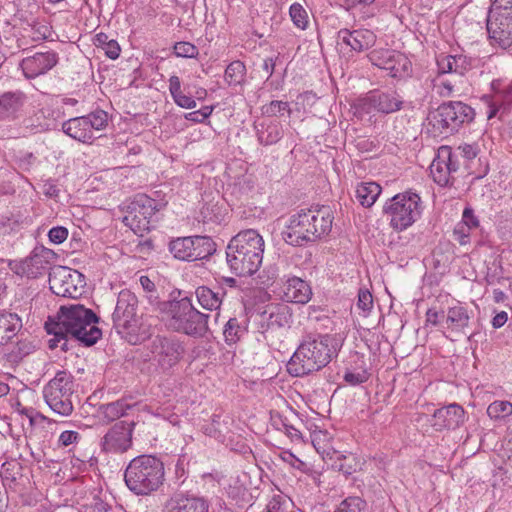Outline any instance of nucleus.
I'll list each match as a JSON object with an SVG mask.
<instances>
[{"mask_svg": "<svg viewBox=\"0 0 512 512\" xmlns=\"http://www.w3.org/2000/svg\"><path fill=\"white\" fill-rule=\"evenodd\" d=\"M98 321L97 315L83 304L62 305L57 316L49 317L45 323L47 333L54 335L49 340V347L51 349L60 347L63 351H67L69 337L86 346L95 344L102 335L101 330L96 326Z\"/></svg>", "mask_w": 512, "mask_h": 512, "instance_id": "nucleus-1", "label": "nucleus"}, {"mask_svg": "<svg viewBox=\"0 0 512 512\" xmlns=\"http://www.w3.org/2000/svg\"><path fill=\"white\" fill-rule=\"evenodd\" d=\"M264 240L254 229L239 232L228 243L226 261L238 276H251L262 264Z\"/></svg>", "mask_w": 512, "mask_h": 512, "instance_id": "nucleus-2", "label": "nucleus"}, {"mask_svg": "<svg viewBox=\"0 0 512 512\" xmlns=\"http://www.w3.org/2000/svg\"><path fill=\"white\" fill-rule=\"evenodd\" d=\"M329 335L309 334L302 338L287 364V371L294 377H302L321 370L332 360Z\"/></svg>", "mask_w": 512, "mask_h": 512, "instance_id": "nucleus-3", "label": "nucleus"}, {"mask_svg": "<svg viewBox=\"0 0 512 512\" xmlns=\"http://www.w3.org/2000/svg\"><path fill=\"white\" fill-rule=\"evenodd\" d=\"M158 308L166 325L174 331L202 337L208 330L209 315L195 309L188 297L160 302Z\"/></svg>", "mask_w": 512, "mask_h": 512, "instance_id": "nucleus-4", "label": "nucleus"}, {"mask_svg": "<svg viewBox=\"0 0 512 512\" xmlns=\"http://www.w3.org/2000/svg\"><path fill=\"white\" fill-rule=\"evenodd\" d=\"M164 480V463L154 455L133 458L124 473L126 486L136 495H150L163 485Z\"/></svg>", "mask_w": 512, "mask_h": 512, "instance_id": "nucleus-5", "label": "nucleus"}, {"mask_svg": "<svg viewBox=\"0 0 512 512\" xmlns=\"http://www.w3.org/2000/svg\"><path fill=\"white\" fill-rule=\"evenodd\" d=\"M384 213L389 217L393 229L403 231L420 217V197L412 192L397 194L386 202Z\"/></svg>", "mask_w": 512, "mask_h": 512, "instance_id": "nucleus-6", "label": "nucleus"}, {"mask_svg": "<svg viewBox=\"0 0 512 512\" xmlns=\"http://www.w3.org/2000/svg\"><path fill=\"white\" fill-rule=\"evenodd\" d=\"M74 392L73 376L67 371H58L43 389L47 405L61 416H69L73 412L71 397Z\"/></svg>", "mask_w": 512, "mask_h": 512, "instance_id": "nucleus-7", "label": "nucleus"}, {"mask_svg": "<svg viewBox=\"0 0 512 512\" xmlns=\"http://www.w3.org/2000/svg\"><path fill=\"white\" fill-rule=\"evenodd\" d=\"M475 117L474 109L461 102L449 101L441 104L432 115L433 127L441 134H453Z\"/></svg>", "mask_w": 512, "mask_h": 512, "instance_id": "nucleus-8", "label": "nucleus"}, {"mask_svg": "<svg viewBox=\"0 0 512 512\" xmlns=\"http://www.w3.org/2000/svg\"><path fill=\"white\" fill-rule=\"evenodd\" d=\"M490 39L505 49L512 44V0H493L487 16Z\"/></svg>", "mask_w": 512, "mask_h": 512, "instance_id": "nucleus-9", "label": "nucleus"}, {"mask_svg": "<svg viewBox=\"0 0 512 512\" xmlns=\"http://www.w3.org/2000/svg\"><path fill=\"white\" fill-rule=\"evenodd\" d=\"M169 252L181 261L207 259L216 251L215 242L208 236L178 237L169 242Z\"/></svg>", "mask_w": 512, "mask_h": 512, "instance_id": "nucleus-10", "label": "nucleus"}, {"mask_svg": "<svg viewBox=\"0 0 512 512\" xmlns=\"http://www.w3.org/2000/svg\"><path fill=\"white\" fill-rule=\"evenodd\" d=\"M49 285L55 295L77 299L84 292L86 282L83 274L77 270L55 266L49 273Z\"/></svg>", "mask_w": 512, "mask_h": 512, "instance_id": "nucleus-11", "label": "nucleus"}, {"mask_svg": "<svg viewBox=\"0 0 512 512\" xmlns=\"http://www.w3.org/2000/svg\"><path fill=\"white\" fill-rule=\"evenodd\" d=\"M158 211L157 202L145 194H138L127 206L123 223L139 235L150 230V219Z\"/></svg>", "mask_w": 512, "mask_h": 512, "instance_id": "nucleus-12", "label": "nucleus"}, {"mask_svg": "<svg viewBox=\"0 0 512 512\" xmlns=\"http://www.w3.org/2000/svg\"><path fill=\"white\" fill-rule=\"evenodd\" d=\"M402 97L395 91L383 92L374 90L357 100L356 109L363 113L377 111L383 114H390L402 108Z\"/></svg>", "mask_w": 512, "mask_h": 512, "instance_id": "nucleus-13", "label": "nucleus"}, {"mask_svg": "<svg viewBox=\"0 0 512 512\" xmlns=\"http://www.w3.org/2000/svg\"><path fill=\"white\" fill-rule=\"evenodd\" d=\"M138 300L134 293L122 290L117 298L115 310L112 315L114 326L128 333H136Z\"/></svg>", "mask_w": 512, "mask_h": 512, "instance_id": "nucleus-14", "label": "nucleus"}, {"mask_svg": "<svg viewBox=\"0 0 512 512\" xmlns=\"http://www.w3.org/2000/svg\"><path fill=\"white\" fill-rule=\"evenodd\" d=\"M309 215L307 209H302L291 215L289 223L282 233L287 244L301 247L316 241Z\"/></svg>", "mask_w": 512, "mask_h": 512, "instance_id": "nucleus-15", "label": "nucleus"}, {"mask_svg": "<svg viewBox=\"0 0 512 512\" xmlns=\"http://www.w3.org/2000/svg\"><path fill=\"white\" fill-rule=\"evenodd\" d=\"M460 163L457 154L449 146H441L430 165L433 180L440 186H447L453 179V174L459 170Z\"/></svg>", "mask_w": 512, "mask_h": 512, "instance_id": "nucleus-16", "label": "nucleus"}, {"mask_svg": "<svg viewBox=\"0 0 512 512\" xmlns=\"http://www.w3.org/2000/svg\"><path fill=\"white\" fill-rule=\"evenodd\" d=\"M134 422L120 421L114 424L101 440V448L107 453H124L132 446Z\"/></svg>", "mask_w": 512, "mask_h": 512, "instance_id": "nucleus-17", "label": "nucleus"}, {"mask_svg": "<svg viewBox=\"0 0 512 512\" xmlns=\"http://www.w3.org/2000/svg\"><path fill=\"white\" fill-rule=\"evenodd\" d=\"M55 253L47 248L35 249L31 256L20 261L13 268L15 273L28 278H38L51 270Z\"/></svg>", "mask_w": 512, "mask_h": 512, "instance_id": "nucleus-18", "label": "nucleus"}, {"mask_svg": "<svg viewBox=\"0 0 512 512\" xmlns=\"http://www.w3.org/2000/svg\"><path fill=\"white\" fill-rule=\"evenodd\" d=\"M150 351L159 365L168 369L179 361L183 348L177 340L157 335L151 341Z\"/></svg>", "mask_w": 512, "mask_h": 512, "instance_id": "nucleus-19", "label": "nucleus"}, {"mask_svg": "<svg viewBox=\"0 0 512 512\" xmlns=\"http://www.w3.org/2000/svg\"><path fill=\"white\" fill-rule=\"evenodd\" d=\"M209 508L205 498L181 492L165 502L163 512H209Z\"/></svg>", "mask_w": 512, "mask_h": 512, "instance_id": "nucleus-20", "label": "nucleus"}, {"mask_svg": "<svg viewBox=\"0 0 512 512\" xmlns=\"http://www.w3.org/2000/svg\"><path fill=\"white\" fill-rule=\"evenodd\" d=\"M464 421V409L460 405L452 403L435 410L432 416L431 426L436 431H442L444 429H456L461 426Z\"/></svg>", "mask_w": 512, "mask_h": 512, "instance_id": "nucleus-21", "label": "nucleus"}, {"mask_svg": "<svg viewBox=\"0 0 512 512\" xmlns=\"http://www.w3.org/2000/svg\"><path fill=\"white\" fill-rule=\"evenodd\" d=\"M310 213V222L313 225V233L315 234L316 241L321 237L328 235L332 229L334 220L333 211L329 206H316L307 209Z\"/></svg>", "mask_w": 512, "mask_h": 512, "instance_id": "nucleus-22", "label": "nucleus"}, {"mask_svg": "<svg viewBox=\"0 0 512 512\" xmlns=\"http://www.w3.org/2000/svg\"><path fill=\"white\" fill-rule=\"evenodd\" d=\"M26 102V95L22 91H8L0 93V120H13Z\"/></svg>", "mask_w": 512, "mask_h": 512, "instance_id": "nucleus-23", "label": "nucleus"}, {"mask_svg": "<svg viewBox=\"0 0 512 512\" xmlns=\"http://www.w3.org/2000/svg\"><path fill=\"white\" fill-rule=\"evenodd\" d=\"M312 296L311 287L299 277L288 278L283 290V298L287 302L305 304Z\"/></svg>", "mask_w": 512, "mask_h": 512, "instance_id": "nucleus-24", "label": "nucleus"}, {"mask_svg": "<svg viewBox=\"0 0 512 512\" xmlns=\"http://www.w3.org/2000/svg\"><path fill=\"white\" fill-rule=\"evenodd\" d=\"M87 120L81 117H74L62 124V130L71 138L82 142L91 143L95 139L94 133L88 128Z\"/></svg>", "mask_w": 512, "mask_h": 512, "instance_id": "nucleus-25", "label": "nucleus"}, {"mask_svg": "<svg viewBox=\"0 0 512 512\" xmlns=\"http://www.w3.org/2000/svg\"><path fill=\"white\" fill-rule=\"evenodd\" d=\"M339 37L355 51L367 49L375 42V35L369 30L349 31L347 29H343L339 31Z\"/></svg>", "mask_w": 512, "mask_h": 512, "instance_id": "nucleus-26", "label": "nucleus"}, {"mask_svg": "<svg viewBox=\"0 0 512 512\" xmlns=\"http://www.w3.org/2000/svg\"><path fill=\"white\" fill-rule=\"evenodd\" d=\"M35 349L33 343L27 339H20L15 344L7 346L3 350V359L9 366L18 365L26 356Z\"/></svg>", "mask_w": 512, "mask_h": 512, "instance_id": "nucleus-27", "label": "nucleus"}, {"mask_svg": "<svg viewBox=\"0 0 512 512\" xmlns=\"http://www.w3.org/2000/svg\"><path fill=\"white\" fill-rule=\"evenodd\" d=\"M22 328V320L16 313H0V345L6 344Z\"/></svg>", "mask_w": 512, "mask_h": 512, "instance_id": "nucleus-28", "label": "nucleus"}, {"mask_svg": "<svg viewBox=\"0 0 512 512\" xmlns=\"http://www.w3.org/2000/svg\"><path fill=\"white\" fill-rule=\"evenodd\" d=\"M471 315L468 310L457 304L450 307L447 311L446 324L447 328L458 333H465V329L469 326Z\"/></svg>", "mask_w": 512, "mask_h": 512, "instance_id": "nucleus-29", "label": "nucleus"}, {"mask_svg": "<svg viewBox=\"0 0 512 512\" xmlns=\"http://www.w3.org/2000/svg\"><path fill=\"white\" fill-rule=\"evenodd\" d=\"M130 408L131 405L128 404L125 400L121 399L115 402L101 405L97 412L98 416L102 420L109 423L126 415L127 410Z\"/></svg>", "mask_w": 512, "mask_h": 512, "instance_id": "nucleus-30", "label": "nucleus"}, {"mask_svg": "<svg viewBox=\"0 0 512 512\" xmlns=\"http://www.w3.org/2000/svg\"><path fill=\"white\" fill-rule=\"evenodd\" d=\"M381 193V187L375 182H363L356 188V198L364 207H371Z\"/></svg>", "mask_w": 512, "mask_h": 512, "instance_id": "nucleus-31", "label": "nucleus"}, {"mask_svg": "<svg viewBox=\"0 0 512 512\" xmlns=\"http://www.w3.org/2000/svg\"><path fill=\"white\" fill-rule=\"evenodd\" d=\"M196 297L199 304L208 310H217L222 303V295L220 292L213 291L212 289L201 286L196 289Z\"/></svg>", "mask_w": 512, "mask_h": 512, "instance_id": "nucleus-32", "label": "nucleus"}, {"mask_svg": "<svg viewBox=\"0 0 512 512\" xmlns=\"http://www.w3.org/2000/svg\"><path fill=\"white\" fill-rule=\"evenodd\" d=\"M330 459L333 460L332 468L342 472L344 475H351L358 468V461L351 453L344 455L334 451L333 456H331Z\"/></svg>", "mask_w": 512, "mask_h": 512, "instance_id": "nucleus-33", "label": "nucleus"}, {"mask_svg": "<svg viewBox=\"0 0 512 512\" xmlns=\"http://www.w3.org/2000/svg\"><path fill=\"white\" fill-rule=\"evenodd\" d=\"M169 91L175 103L186 109H192L196 107L195 100L182 93L181 91V81L177 76H171L169 79Z\"/></svg>", "mask_w": 512, "mask_h": 512, "instance_id": "nucleus-34", "label": "nucleus"}, {"mask_svg": "<svg viewBox=\"0 0 512 512\" xmlns=\"http://www.w3.org/2000/svg\"><path fill=\"white\" fill-rule=\"evenodd\" d=\"M246 333V327L237 318H230L225 324L223 335L228 344H235Z\"/></svg>", "mask_w": 512, "mask_h": 512, "instance_id": "nucleus-35", "label": "nucleus"}, {"mask_svg": "<svg viewBox=\"0 0 512 512\" xmlns=\"http://www.w3.org/2000/svg\"><path fill=\"white\" fill-rule=\"evenodd\" d=\"M83 118L87 120V124L89 125L88 128L93 133L94 130L100 131L104 129L108 123V115L103 110H96L86 116H83Z\"/></svg>", "mask_w": 512, "mask_h": 512, "instance_id": "nucleus-36", "label": "nucleus"}, {"mask_svg": "<svg viewBox=\"0 0 512 512\" xmlns=\"http://www.w3.org/2000/svg\"><path fill=\"white\" fill-rule=\"evenodd\" d=\"M487 413L491 418H505L512 414V403L509 401H494L487 409Z\"/></svg>", "mask_w": 512, "mask_h": 512, "instance_id": "nucleus-37", "label": "nucleus"}, {"mask_svg": "<svg viewBox=\"0 0 512 512\" xmlns=\"http://www.w3.org/2000/svg\"><path fill=\"white\" fill-rule=\"evenodd\" d=\"M365 508L366 502L360 497H348L333 512H363Z\"/></svg>", "mask_w": 512, "mask_h": 512, "instance_id": "nucleus-38", "label": "nucleus"}, {"mask_svg": "<svg viewBox=\"0 0 512 512\" xmlns=\"http://www.w3.org/2000/svg\"><path fill=\"white\" fill-rule=\"evenodd\" d=\"M290 16L294 25L304 30L308 25V14L299 3H294L290 7Z\"/></svg>", "mask_w": 512, "mask_h": 512, "instance_id": "nucleus-39", "label": "nucleus"}, {"mask_svg": "<svg viewBox=\"0 0 512 512\" xmlns=\"http://www.w3.org/2000/svg\"><path fill=\"white\" fill-rule=\"evenodd\" d=\"M262 112L264 115L269 117L282 116L285 113L290 114V107L288 102L275 100L264 105L262 107Z\"/></svg>", "mask_w": 512, "mask_h": 512, "instance_id": "nucleus-40", "label": "nucleus"}, {"mask_svg": "<svg viewBox=\"0 0 512 512\" xmlns=\"http://www.w3.org/2000/svg\"><path fill=\"white\" fill-rule=\"evenodd\" d=\"M20 472V464L16 461H6L0 467V476L4 481L11 483L17 480Z\"/></svg>", "mask_w": 512, "mask_h": 512, "instance_id": "nucleus-41", "label": "nucleus"}, {"mask_svg": "<svg viewBox=\"0 0 512 512\" xmlns=\"http://www.w3.org/2000/svg\"><path fill=\"white\" fill-rule=\"evenodd\" d=\"M246 66H226L225 80L229 85L240 84L245 76Z\"/></svg>", "mask_w": 512, "mask_h": 512, "instance_id": "nucleus-42", "label": "nucleus"}, {"mask_svg": "<svg viewBox=\"0 0 512 512\" xmlns=\"http://www.w3.org/2000/svg\"><path fill=\"white\" fill-rule=\"evenodd\" d=\"M452 68L453 66H447V70L443 69L439 72L437 81L438 85L441 87L439 92L441 96L449 97L453 92L454 86L457 84V81L445 80L446 73H451Z\"/></svg>", "mask_w": 512, "mask_h": 512, "instance_id": "nucleus-43", "label": "nucleus"}, {"mask_svg": "<svg viewBox=\"0 0 512 512\" xmlns=\"http://www.w3.org/2000/svg\"><path fill=\"white\" fill-rule=\"evenodd\" d=\"M280 139V132L277 125H269L266 131L258 133V140L261 144L271 145Z\"/></svg>", "mask_w": 512, "mask_h": 512, "instance_id": "nucleus-44", "label": "nucleus"}, {"mask_svg": "<svg viewBox=\"0 0 512 512\" xmlns=\"http://www.w3.org/2000/svg\"><path fill=\"white\" fill-rule=\"evenodd\" d=\"M173 53L176 57L193 58L198 55V48L189 42H178Z\"/></svg>", "mask_w": 512, "mask_h": 512, "instance_id": "nucleus-45", "label": "nucleus"}, {"mask_svg": "<svg viewBox=\"0 0 512 512\" xmlns=\"http://www.w3.org/2000/svg\"><path fill=\"white\" fill-rule=\"evenodd\" d=\"M491 85L496 93V97L503 103L512 95V82L507 86H503L501 80H494Z\"/></svg>", "mask_w": 512, "mask_h": 512, "instance_id": "nucleus-46", "label": "nucleus"}, {"mask_svg": "<svg viewBox=\"0 0 512 512\" xmlns=\"http://www.w3.org/2000/svg\"><path fill=\"white\" fill-rule=\"evenodd\" d=\"M357 307L361 309L365 314L372 309L373 297L368 290H359Z\"/></svg>", "mask_w": 512, "mask_h": 512, "instance_id": "nucleus-47", "label": "nucleus"}, {"mask_svg": "<svg viewBox=\"0 0 512 512\" xmlns=\"http://www.w3.org/2000/svg\"><path fill=\"white\" fill-rule=\"evenodd\" d=\"M343 378L346 383L355 386L366 382L368 380V373L365 370L346 371Z\"/></svg>", "mask_w": 512, "mask_h": 512, "instance_id": "nucleus-48", "label": "nucleus"}, {"mask_svg": "<svg viewBox=\"0 0 512 512\" xmlns=\"http://www.w3.org/2000/svg\"><path fill=\"white\" fill-rule=\"evenodd\" d=\"M98 50L111 60L117 59L121 51L119 44L115 40L108 41L104 46L98 47Z\"/></svg>", "mask_w": 512, "mask_h": 512, "instance_id": "nucleus-49", "label": "nucleus"}, {"mask_svg": "<svg viewBox=\"0 0 512 512\" xmlns=\"http://www.w3.org/2000/svg\"><path fill=\"white\" fill-rule=\"evenodd\" d=\"M470 230L464 224L458 223L453 231L454 239L460 245H466L470 242Z\"/></svg>", "mask_w": 512, "mask_h": 512, "instance_id": "nucleus-50", "label": "nucleus"}, {"mask_svg": "<svg viewBox=\"0 0 512 512\" xmlns=\"http://www.w3.org/2000/svg\"><path fill=\"white\" fill-rule=\"evenodd\" d=\"M32 58L35 64H57L58 62L57 54L53 51L36 52Z\"/></svg>", "mask_w": 512, "mask_h": 512, "instance_id": "nucleus-51", "label": "nucleus"}, {"mask_svg": "<svg viewBox=\"0 0 512 512\" xmlns=\"http://www.w3.org/2000/svg\"><path fill=\"white\" fill-rule=\"evenodd\" d=\"M53 66H19V69L22 71V74L27 79H34L40 75L45 74L50 68Z\"/></svg>", "mask_w": 512, "mask_h": 512, "instance_id": "nucleus-52", "label": "nucleus"}, {"mask_svg": "<svg viewBox=\"0 0 512 512\" xmlns=\"http://www.w3.org/2000/svg\"><path fill=\"white\" fill-rule=\"evenodd\" d=\"M479 149L476 145L472 144H463L457 147L453 153L457 154V158L463 156L464 158L471 160L474 159L478 155Z\"/></svg>", "mask_w": 512, "mask_h": 512, "instance_id": "nucleus-53", "label": "nucleus"}, {"mask_svg": "<svg viewBox=\"0 0 512 512\" xmlns=\"http://www.w3.org/2000/svg\"><path fill=\"white\" fill-rule=\"evenodd\" d=\"M48 237L51 242L61 244L67 239L68 230L63 226L53 227L50 229Z\"/></svg>", "mask_w": 512, "mask_h": 512, "instance_id": "nucleus-54", "label": "nucleus"}, {"mask_svg": "<svg viewBox=\"0 0 512 512\" xmlns=\"http://www.w3.org/2000/svg\"><path fill=\"white\" fill-rule=\"evenodd\" d=\"M460 224H464L469 229H474L479 226V221L471 208L464 209Z\"/></svg>", "mask_w": 512, "mask_h": 512, "instance_id": "nucleus-55", "label": "nucleus"}, {"mask_svg": "<svg viewBox=\"0 0 512 512\" xmlns=\"http://www.w3.org/2000/svg\"><path fill=\"white\" fill-rule=\"evenodd\" d=\"M80 439V434L76 431L67 430L63 431L59 436V444L61 446H69L73 443H77Z\"/></svg>", "mask_w": 512, "mask_h": 512, "instance_id": "nucleus-56", "label": "nucleus"}, {"mask_svg": "<svg viewBox=\"0 0 512 512\" xmlns=\"http://www.w3.org/2000/svg\"><path fill=\"white\" fill-rule=\"evenodd\" d=\"M382 68L387 71V75L395 79H402L409 74L407 66H383Z\"/></svg>", "mask_w": 512, "mask_h": 512, "instance_id": "nucleus-57", "label": "nucleus"}, {"mask_svg": "<svg viewBox=\"0 0 512 512\" xmlns=\"http://www.w3.org/2000/svg\"><path fill=\"white\" fill-rule=\"evenodd\" d=\"M217 208L216 205H206L201 209V215L203 217L204 222H218L220 221L217 215H211V212Z\"/></svg>", "mask_w": 512, "mask_h": 512, "instance_id": "nucleus-58", "label": "nucleus"}, {"mask_svg": "<svg viewBox=\"0 0 512 512\" xmlns=\"http://www.w3.org/2000/svg\"><path fill=\"white\" fill-rule=\"evenodd\" d=\"M504 103L500 101L497 97L492 102H489V109L487 112L488 119L495 117L498 111L503 107Z\"/></svg>", "mask_w": 512, "mask_h": 512, "instance_id": "nucleus-59", "label": "nucleus"}, {"mask_svg": "<svg viewBox=\"0 0 512 512\" xmlns=\"http://www.w3.org/2000/svg\"><path fill=\"white\" fill-rule=\"evenodd\" d=\"M508 320V315L505 311L497 313L492 319V326L495 329L501 328Z\"/></svg>", "mask_w": 512, "mask_h": 512, "instance_id": "nucleus-60", "label": "nucleus"}, {"mask_svg": "<svg viewBox=\"0 0 512 512\" xmlns=\"http://www.w3.org/2000/svg\"><path fill=\"white\" fill-rule=\"evenodd\" d=\"M444 317L443 312L440 314L435 309H429L426 313V322L428 324L436 326L439 323V318Z\"/></svg>", "mask_w": 512, "mask_h": 512, "instance_id": "nucleus-61", "label": "nucleus"}, {"mask_svg": "<svg viewBox=\"0 0 512 512\" xmlns=\"http://www.w3.org/2000/svg\"><path fill=\"white\" fill-rule=\"evenodd\" d=\"M446 59H447V64H448V65H451V64H452V63H451V61H450L451 59H452L454 62H456V63H457V62H461L462 64H467V63L472 62V58H468L466 55H464V54H462V53H460V54L455 53V54L448 55V56L446 57Z\"/></svg>", "mask_w": 512, "mask_h": 512, "instance_id": "nucleus-62", "label": "nucleus"}, {"mask_svg": "<svg viewBox=\"0 0 512 512\" xmlns=\"http://www.w3.org/2000/svg\"><path fill=\"white\" fill-rule=\"evenodd\" d=\"M282 318H283V315L282 313H280L279 310L277 311H270L269 312V321H270V324L271 325H278V326H282Z\"/></svg>", "mask_w": 512, "mask_h": 512, "instance_id": "nucleus-63", "label": "nucleus"}, {"mask_svg": "<svg viewBox=\"0 0 512 512\" xmlns=\"http://www.w3.org/2000/svg\"><path fill=\"white\" fill-rule=\"evenodd\" d=\"M139 281H140L142 288L145 291H147V292L154 291L155 284L150 280V278L148 276H141Z\"/></svg>", "mask_w": 512, "mask_h": 512, "instance_id": "nucleus-64", "label": "nucleus"}]
</instances>
